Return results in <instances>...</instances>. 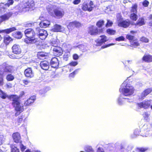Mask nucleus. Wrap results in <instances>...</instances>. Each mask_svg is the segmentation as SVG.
<instances>
[{
	"mask_svg": "<svg viewBox=\"0 0 152 152\" xmlns=\"http://www.w3.org/2000/svg\"><path fill=\"white\" fill-rule=\"evenodd\" d=\"M138 6L137 4L135 3L133 4L131 7L130 12L131 13H137V9Z\"/></svg>",
	"mask_w": 152,
	"mask_h": 152,
	"instance_id": "obj_29",
	"label": "nucleus"
},
{
	"mask_svg": "<svg viewBox=\"0 0 152 152\" xmlns=\"http://www.w3.org/2000/svg\"><path fill=\"white\" fill-rule=\"evenodd\" d=\"M39 33L38 36L42 40L45 39L48 35L47 31L43 29H39Z\"/></svg>",
	"mask_w": 152,
	"mask_h": 152,
	"instance_id": "obj_14",
	"label": "nucleus"
},
{
	"mask_svg": "<svg viewBox=\"0 0 152 152\" xmlns=\"http://www.w3.org/2000/svg\"><path fill=\"white\" fill-rule=\"evenodd\" d=\"M104 21L103 20H100L97 21L96 23V25L97 28H101L104 25Z\"/></svg>",
	"mask_w": 152,
	"mask_h": 152,
	"instance_id": "obj_34",
	"label": "nucleus"
},
{
	"mask_svg": "<svg viewBox=\"0 0 152 152\" xmlns=\"http://www.w3.org/2000/svg\"><path fill=\"white\" fill-rule=\"evenodd\" d=\"M137 13H131L129 15L130 19L132 21H136L138 19Z\"/></svg>",
	"mask_w": 152,
	"mask_h": 152,
	"instance_id": "obj_30",
	"label": "nucleus"
},
{
	"mask_svg": "<svg viewBox=\"0 0 152 152\" xmlns=\"http://www.w3.org/2000/svg\"><path fill=\"white\" fill-rule=\"evenodd\" d=\"M119 91L124 96H129L133 94L134 89V87L130 86L128 88H120Z\"/></svg>",
	"mask_w": 152,
	"mask_h": 152,
	"instance_id": "obj_6",
	"label": "nucleus"
},
{
	"mask_svg": "<svg viewBox=\"0 0 152 152\" xmlns=\"http://www.w3.org/2000/svg\"><path fill=\"white\" fill-rule=\"evenodd\" d=\"M10 147L11 148V152H20L19 149L14 144H11Z\"/></svg>",
	"mask_w": 152,
	"mask_h": 152,
	"instance_id": "obj_35",
	"label": "nucleus"
},
{
	"mask_svg": "<svg viewBox=\"0 0 152 152\" xmlns=\"http://www.w3.org/2000/svg\"><path fill=\"white\" fill-rule=\"evenodd\" d=\"M88 33L92 36H96L104 32L103 28L98 29L94 25L90 26L88 28Z\"/></svg>",
	"mask_w": 152,
	"mask_h": 152,
	"instance_id": "obj_5",
	"label": "nucleus"
},
{
	"mask_svg": "<svg viewBox=\"0 0 152 152\" xmlns=\"http://www.w3.org/2000/svg\"><path fill=\"white\" fill-rule=\"evenodd\" d=\"M3 136L0 134V145H2L3 143Z\"/></svg>",
	"mask_w": 152,
	"mask_h": 152,
	"instance_id": "obj_50",
	"label": "nucleus"
},
{
	"mask_svg": "<svg viewBox=\"0 0 152 152\" xmlns=\"http://www.w3.org/2000/svg\"><path fill=\"white\" fill-rule=\"evenodd\" d=\"M53 9L52 7H50L47 9L49 14L53 17L60 19L64 16L65 12L63 9L58 8L53 10Z\"/></svg>",
	"mask_w": 152,
	"mask_h": 152,
	"instance_id": "obj_3",
	"label": "nucleus"
},
{
	"mask_svg": "<svg viewBox=\"0 0 152 152\" xmlns=\"http://www.w3.org/2000/svg\"><path fill=\"white\" fill-rule=\"evenodd\" d=\"M89 6V4L88 3L84 2L82 4V9L84 11H87L89 12H91L93 10L94 7L92 6Z\"/></svg>",
	"mask_w": 152,
	"mask_h": 152,
	"instance_id": "obj_18",
	"label": "nucleus"
},
{
	"mask_svg": "<svg viewBox=\"0 0 152 152\" xmlns=\"http://www.w3.org/2000/svg\"><path fill=\"white\" fill-rule=\"evenodd\" d=\"M145 24V19L143 18H140L134 24L136 27H139Z\"/></svg>",
	"mask_w": 152,
	"mask_h": 152,
	"instance_id": "obj_21",
	"label": "nucleus"
},
{
	"mask_svg": "<svg viewBox=\"0 0 152 152\" xmlns=\"http://www.w3.org/2000/svg\"><path fill=\"white\" fill-rule=\"evenodd\" d=\"M12 52L15 54H19L21 53V50L18 45L14 44L12 47Z\"/></svg>",
	"mask_w": 152,
	"mask_h": 152,
	"instance_id": "obj_17",
	"label": "nucleus"
},
{
	"mask_svg": "<svg viewBox=\"0 0 152 152\" xmlns=\"http://www.w3.org/2000/svg\"><path fill=\"white\" fill-rule=\"evenodd\" d=\"M147 148H137V150L139 152H144L148 150Z\"/></svg>",
	"mask_w": 152,
	"mask_h": 152,
	"instance_id": "obj_41",
	"label": "nucleus"
},
{
	"mask_svg": "<svg viewBox=\"0 0 152 152\" xmlns=\"http://www.w3.org/2000/svg\"><path fill=\"white\" fill-rule=\"evenodd\" d=\"M149 4V2L147 0H144L142 3L143 6L145 7H148Z\"/></svg>",
	"mask_w": 152,
	"mask_h": 152,
	"instance_id": "obj_43",
	"label": "nucleus"
},
{
	"mask_svg": "<svg viewBox=\"0 0 152 152\" xmlns=\"http://www.w3.org/2000/svg\"><path fill=\"white\" fill-rule=\"evenodd\" d=\"M59 63L58 58L56 57H54L52 58L50 61V64L52 67L57 69L58 68Z\"/></svg>",
	"mask_w": 152,
	"mask_h": 152,
	"instance_id": "obj_10",
	"label": "nucleus"
},
{
	"mask_svg": "<svg viewBox=\"0 0 152 152\" xmlns=\"http://www.w3.org/2000/svg\"><path fill=\"white\" fill-rule=\"evenodd\" d=\"M68 27L70 28H74L75 27V21L69 23L68 26Z\"/></svg>",
	"mask_w": 152,
	"mask_h": 152,
	"instance_id": "obj_42",
	"label": "nucleus"
},
{
	"mask_svg": "<svg viewBox=\"0 0 152 152\" xmlns=\"http://www.w3.org/2000/svg\"><path fill=\"white\" fill-rule=\"evenodd\" d=\"M134 40H136L133 41L130 43V46L132 47H136L139 46L140 44L137 41V39L136 38Z\"/></svg>",
	"mask_w": 152,
	"mask_h": 152,
	"instance_id": "obj_31",
	"label": "nucleus"
},
{
	"mask_svg": "<svg viewBox=\"0 0 152 152\" xmlns=\"http://www.w3.org/2000/svg\"><path fill=\"white\" fill-rule=\"evenodd\" d=\"M126 38L129 41L130 43H131L133 41L136 40H134L135 39L134 36L129 34H127L126 35Z\"/></svg>",
	"mask_w": 152,
	"mask_h": 152,
	"instance_id": "obj_37",
	"label": "nucleus"
},
{
	"mask_svg": "<svg viewBox=\"0 0 152 152\" xmlns=\"http://www.w3.org/2000/svg\"><path fill=\"white\" fill-rule=\"evenodd\" d=\"M14 79V76L11 74H8L6 76V79L7 81H12Z\"/></svg>",
	"mask_w": 152,
	"mask_h": 152,
	"instance_id": "obj_32",
	"label": "nucleus"
},
{
	"mask_svg": "<svg viewBox=\"0 0 152 152\" xmlns=\"http://www.w3.org/2000/svg\"><path fill=\"white\" fill-rule=\"evenodd\" d=\"M108 47V45H104L101 47V49H104V48H107Z\"/></svg>",
	"mask_w": 152,
	"mask_h": 152,
	"instance_id": "obj_59",
	"label": "nucleus"
},
{
	"mask_svg": "<svg viewBox=\"0 0 152 152\" xmlns=\"http://www.w3.org/2000/svg\"><path fill=\"white\" fill-rule=\"evenodd\" d=\"M32 151H31L29 149H27L26 151H25V152H31Z\"/></svg>",
	"mask_w": 152,
	"mask_h": 152,
	"instance_id": "obj_64",
	"label": "nucleus"
},
{
	"mask_svg": "<svg viewBox=\"0 0 152 152\" xmlns=\"http://www.w3.org/2000/svg\"><path fill=\"white\" fill-rule=\"evenodd\" d=\"M100 37L101 38L100 40H96L95 41L96 43L95 45L96 46H101L108 40L107 37L104 35H101Z\"/></svg>",
	"mask_w": 152,
	"mask_h": 152,
	"instance_id": "obj_9",
	"label": "nucleus"
},
{
	"mask_svg": "<svg viewBox=\"0 0 152 152\" xmlns=\"http://www.w3.org/2000/svg\"><path fill=\"white\" fill-rule=\"evenodd\" d=\"M78 64V62L77 61H73L70 62L69 64L70 66H76Z\"/></svg>",
	"mask_w": 152,
	"mask_h": 152,
	"instance_id": "obj_47",
	"label": "nucleus"
},
{
	"mask_svg": "<svg viewBox=\"0 0 152 152\" xmlns=\"http://www.w3.org/2000/svg\"><path fill=\"white\" fill-rule=\"evenodd\" d=\"M148 18V19L150 20H152V14H151L149 15Z\"/></svg>",
	"mask_w": 152,
	"mask_h": 152,
	"instance_id": "obj_62",
	"label": "nucleus"
},
{
	"mask_svg": "<svg viewBox=\"0 0 152 152\" xmlns=\"http://www.w3.org/2000/svg\"><path fill=\"white\" fill-rule=\"evenodd\" d=\"M140 41L142 43H147L148 42L149 39L145 37H142L140 38Z\"/></svg>",
	"mask_w": 152,
	"mask_h": 152,
	"instance_id": "obj_38",
	"label": "nucleus"
},
{
	"mask_svg": "<svg viewBox=\"0 0 152 152\" xmlns=\"http://www.w3.org/2000/svg\"><path fill=\"white\" fill-rule=\"evenodd\" d=\"M92 148L91 146H87L85 148V151L87 152H89Z\"/></svg>",
	"mask_w": 152,
	"mask_h": 152,
	"instance_id": "obj_49",
	"label": "nucleus"
},
{
	"mask_svg": "<svg viewBox=\"0 0 152 152\" xmlns=\"http://www.w3.org/2000/svg\"><path fill=\"white\" fill-rule=\"evenodd\" d=\"M12 137L14 142L16 143H21V141L20 140V136L18 132L14 133L12 134Z\"/></svg>",
	"mask_w": 152,
	"mask_h": 152,
	"instance_id": "obj_15",
	"label": "nucleus"
},
{
	"mask_svg": "<svg viewBox=\"0 0 152 152\" xmlns=\"http://www.w3.org/2000/svg\"><path fill=\"white\" fill-rule=\"evenodd\" d=\"M13 14L11 12H8L0 16L2 21H5L8 20L10 18Z\"/></svg>",
	"mask_w": 152,
	"mask_h": 152,
	"instance_id": "obj_22",
	"label": "nucleus"
},
{
	"mask_svg": "<svg viewBox=\"0 0 152 152\" xmlns=\"http://www.w3.org/2000/svg\"><path fill=\"white\" fill-rule=\"evenodd\" d=\"M53 50L55 55L57 57L62 56L63 53L62 48L59 47H56L54 48Z\"/></svg>",
	"mask_w": 152,
	"mask_h": 152,
	"instance_id": "obj_13",
	"label": "nucleus"
},
{
	"mask_svg": "<svg viewBox=\"0 0 152 152\" xmlns=\"http://www.w3.org/2000/svg\"><path fill=\"white\" fill-rule=\"evenodd\" d=\"M142 60L145 62H152V55L149 54H145L142 58Z\"/></svg>",
	"mask_w": 152,
	"mask_h": 152,
	"instance_id": "obj_16",
	"label": "nucleus"
},
{
	"mask_svg": "<svg viewBox=\"0 0 152 152\" xmlns=\"http://www.w3.org/2000/svg\"><path fill=\"white\" fill-rule=\"evenodd\" d=\"M61 26L60 25L56 24L54 26V27L52 29V30L54 32H61Z\"/></svg>",
	"mask_w": 152,
	"mask_h": 152,
	"instance_id": "obj_27",
	"label": "nucleus"
},
{
	"mask_svg": "<svg viewBox=\"0 0 152 152\" xmlns=\"http://www.w3.org/2000/svg\"><path fill=\"white\" fill-rule=\"evenodd\" d=\"M12 41V39L9 36L4 37L3 42L6 45H8L10 42Z\"/></svg>",
	"mask_w": 152,
	"mask_h": 152,
	"instance_id": "obj_28",
	"label": "nucleus"
},
{
	"mask_svg": "<svg viewBox=\"0 0 152 152\" xmlns=\"http://www.w3.org/2000/svg\"><path fill=\"white\" fill-rule=\"evenodd\" d=\"M40 65L41 68L45 70H48L50 66L49 63L46 61H41L40 64Z\"/></svg>",
	"mask_w": 152,
	"mask_h": 152,
	"instance_id": "obj_19",
	"label": "nucleus"
},
{
	"mask_svg": "<svg viewBox=\"0 0 152 152\" xmlns=\"http://www.w3.org/2000/svg\"><path fill=\"white\" fill-rule=\"evenodd\" d=\"M152 91V88H148L145 89L141 93V96L143 99L145 98L147 95Z\"/></svg>",
	"mask_w": 152,
	"mask_h": 152,
	"instance_id": "obj_24",
	"label": "nucleus"
},
{
	"mask_svg": "<svg viewBox=\"0 0 152 152\" xmlns=\"http://www.w3.org/2000/svg\"><path fill=\"white\" fill-rule=\"evenodd\" d=\"M125 39L123 36H121L116 38L115 40L116 41H124L125 40Z\"/></svg>",
	"mask_w": 152,
	"mask_h": 152,
	"instance_id": "obj_44",
	"label": "nucleus"
},
{
	"mask_svg": "<svg viewBox=\"0 0 152 152\" xmlns=\"http://www.w3.org/2000/svg\"><path fill=\"white\" fill-rule=\"evenodd\" d=\"M16 30L17 29L16 27H13L4 30H0V33H4L6 34H9L10 33Z\"/></svg>",
	"mask_w": 152,
	"mask_h": 152,
	"instance_id": "obj_23",
	"label": "nucleus"
},
{
	"mask_svg": "<svg viewBox=\"0 0 152 152\" xmlns=\"http://www.w3.org/2000/svg\"><path fill=\"white\" fill-rule=\"evenodd\" d=\"M36 99V97L35 96H31L24 102V105L26 107L30 106L34 102Z\"/></svg>",
	"mask_w": 152,
	"mask_h": 152,
	"instance_id": "obj_11",
	"label": "nucleus"
},
{
	"mask_svg": "<svg viewBox=\"0 0 152 152\" xmlns=\"http://www.w3.org/2000/svg\"><path fill=\"white\" fill-rule=\"evenodd\" d=\"M50 53L43 51L38 52L37 54V58L39 59H42L44 58L45 59H48L49 57Z\"/></svg>",
	"mask_w": 152,
	"mask_h": 152,
	"instance_id": "obj_12",
	"label": "nucleus"
},
{
	"mask_svg": "<svg viewBox=\"0 0 152 152\" xmlns=\"http://www.w3.org/2000/svg\"><path fill=\"white\" fill-rule=\"evenodd\" d=\"M79 57V56L76 54H75L73 55V58L74 60L78 59Z\"/></svg>",
	"mask_w": 152,
	"mask_h": 152,
	"instance_id": "obj_52",
	"label": "nucleus"
},
{
	"mask_svg": "<svg viewBox=\"0 0 152 152\" xmlns=\"http://www.w3.org/2000/svg\"><path fill=\"white\" fill-rule=\"evenodd\" d=\"M23 117L22 116H20V117H19L18 119V122L19 123H21V122L23 121Z\"/></svg>",
	"mask_w": 152,
	"mask_h": 152,
	"instance_id": "obj_53",
	"label": "nucleus"
},
{
	"mask_svg": "<svg viewBox=\"0 0 152 152\" xmlns=\"http://www.w3.org/2000/svg\"><path fill=\"white\" fill-rule=\"evenodd\" d=\"M43 26H48V25H49L48 24H46V23H44H44H43Z\"/></svg>",
	"mask_w": 152,
	"mask_h": 152,
	"instance_id": "obj_63",
	"label": "nucleus"
},
{
	"mask_svg": "<svg viewBox=\"0 0 152 152\" xmlns=\"http://www.w3.org/2000/svg\"><path fill=\"white\" fill-rule=\"evenodd\" d=\"M25 77L28 78H33L34 76V73L31 67H28L24 72Z\"/></svg>",
	"mask_w": 152,
	"mask_h": 152,
	"instance_id": "obj_8",
	"label": "nucleus"
},
{
	"mask_svg": "<svg viewBox=\"0 0 152 152\" xmlns=\"http://www.w3.org/2000/svg\"><path fill=\"white\" fill-rule=\"evenodd\" d=\"M151 100H145L142 102L137 103L139 108L147 109L150 107L151 104Z\"/></svg>",
	"mask_w": 152,
	"mask_h": 152,
	"instance_id": "obj_7",
	"label": "nucleus"
},
{
	"mask_svg": "<svg viewBox=\"0 0 152 152\" xmlns=\"http://www.w3.org/2000/svg\"><path fill=\"white\" fill-rule=\"evenodd\" d=\"M20 147L21 150L22 151H23L25 150L26 149V148L22 144V142L21 141V143H20Z\"/></svg>",
	"mask_w": 152,
	"mask_h": 152,
	"instance_id": "obj_48",
	"label": "nucleus"
},
{
	"mask_svg": "<svg viewBox=\"0 0 152 152\" xmlns=\"http://www.w3.org/2000/svg\"><path fill=\"white\" fill-rule=\"evenodd\" d=\"M3 72L1 69H0V85L2 86L4 83Z\"/></svg>",
	"mask_w": 152,
	"mask_h": 152,
	"instance_id": "obj_33",
	"label": "nucleus"
},
{
	"mask_svg": "<svg viewBox=\"0 0 152 152\" xmlns=\"http://www.w3.org/2000/svg\"><path fill=\"white\" fill-rule=\"evenodd\" d=\"M93 5L94 4L93 2L92 1H90L89 4V6H93Z\"/></svg>",
	"mask_w": 152,
	"mask_h": 152,
	"instance_id": "obj_60",
	"label": "nucleus"
},
{
	"mask_svg": "<svg viewBox=\"0 0 152 152\" xmlns=\"http://www.w3.org/2000/svg\"><path fill=\"white\" fill-rule=\"evenodd\" d=\"M34 26V23H29L26 24V27H31Z\"/></svg>",
	"mask_w": 152,
	"mask_h": 152,
	"instance_id": "obj_55",
	"label": "nucleus"
},
{
	"mask_svg": "<svg viewBox=\"0 0 152 152\" xmlns=\"http://www.w3.org/2000/svg\"><path fill=\"white\" fill-rule=\"evenodd\" d=\"M35 3L34 0H27L22 7L23 11L25 12L31 11L35 8Z\"/></svg>",
	"mask_w": 152,
	"mask_h": 152,
	"instance_id": "obj_4",
	"label": "nucleus"
},
{
	"mask_svg": "<svg viewBox=\"0 0 152 152\" xmlns=\"http://www.w3.org/2000/svg\"><path fill=\"white\" fill-rule=\"evenodd\" d=\"M97 152H104L103 150L101 148L99 147L98 148Z\"/></svg>",
	"mask_w": 152,
	"mask_h": 152,
	"instance_id": "obj_57",
	"label": "nucleus"
},
{
	"mask_svg": "<svg viewBox=\"0 0 152 152\" xmlns=\"http://www.w3.org/2000/svg\"><path fill=\"white\" fill-rule=\"evenodd\" d=\"M130 33L132 34H134L136 33H137V31H136L132 30L130 31Z\"/></svg>",
	"mask_w": 152,
	"mask_h": 152,
	"instance_id": "obj_61",
	"label": "nucleus"
},
{
	"mask_svg": "<svg viewBox=\"0 0 152 152\" xmlns=\"http://www.w3.org/2000/svg\"><path fill=\"white\" fill-rule=\"evenodd\" d=\"M106 32L107 34L110 35H114L116 33V31L115 30L110 28L107 29Z\"/></svg>",
	"mask_w": 152,
	"mask_h": 152,
	"instance_id": "obj_36",
	"label": "nucleus"
},
{
	"mask_svg": "<svg viewBox=\"0 0 152 152\" xmlns=\"http://www.w3.org/2000/svg\"><path fill=\"white\" fill-rule=\"evenodd\" d=\"M78 73L77 69H75L72 73H70L69 75V77L70 78H73L75 75Z\"/></svg>",
	"mask_w": 152,
	"mask_h": 152,
	"instance_id": "obj_40",
	"label": "nucleus"
},
{
	"mask_svg": "<svg viewBox=\"0 0 152 152\" xmlns=\"http://www.w3.org/2000/svg\"><path fill=\"white\" fill-rule=\"evenodd\" d=\"M12 35L13 37L18 39H20L22 37V34L20 31H17L13 33Z\"/></svg>",
	"mask_w": 152,
	"mask_h": 152,
	"instance_id": "obj_25",
	"label": "nucleus"
},
{
	"mask_svg": "<svg viewBox=\"0 0 152 152\" xmlns=\"http://www.w3.org/2000/svg\"><path fill=\"white\" fill-rule=\"evenodd\" d=\"M81 2V0H74L73 1V3L75 5L78 4Z\"/></svg>",
	"mask_w": 152,
	"mask_h": 152,
	"instance_id": "obj_51",
	"label": "nucleus"
},
{
	"mask_svg": "<svg viewBox=\"0 0 152 152\" xmlns=\"http://www.w3.org/2000/svg\"><path fill=\"white\" fill-rule=\"evenodd\" d=\"M113 24V23L112 22L110 21L109 20H107V22L105 25V26L106 27H111Z\"/></svg>",
	"mask_w": 152,
	"mask_h": 152,
	"instance_id": "obj_45",
	"label": "nucleus"
},
{
	"mask_svg": "<svg viewBox=\"0 0 152 152\" xmlns=\"http://www.w3.org/2000/svg\"><path fill=\"white\" fill-rule=\"evenodd\" d=\"M26 38L24 39V42L28 44L36 43L38 41L37 38L35 37L36 33L33 29L29 28L26 29L24 31Z\"/></svg>",
	"mask_w": 152,
	"mask_h": 152,
	"instance_id": "obj_2",
	"label": "nucleus"
},
{
	"mask_svg": "<svg viewBox=\"0 0 152 152\" xmlns=\"http://www.w3.org/2000/svg\"><path fill=\"white\" fill-rule=\"evenodd\" d=\"M75 27L79 28L80 27L81 24L80 23L77 21H75Z\"/></svg>",
	"mask_w": 152,
	"mask_h": 152,
	"instance_id": "obj_46",
	"label": "nucleus"
},
{
	"mask_svg": "<svg viewBox=\"0 0 152 152\" xmlns=\"http://www.w3.org/2000/svg\"><path fill=\"white\" fill-rule=\"evenodd\" d=\"M23 82L24 84L25 85H28L30 82V81L27 80H23Z\"/></svg>",
	"mask_w": 152,
	"mask_h": 152,
	"instance_id": "obj_56",
	"label": "nucleus"
},
{
	"mask_svg": "<svg viewBox=\"0 0 152 152\" xmlns=\"http://www.w3.org/2000/svg\"><path fill=\"white\" fill-rule=\"evenodd\" d=\"M143 115L144 118L146 119L148 118L149 117V115L147 112H145L143 114Z\"/></svg>",
	"mask_w": 152,
	"mask_h": 152,
	"instance_id": "obj_54",
	"label": "nucleus"
},
{
	"mask_svg": "<svg viewBox=\"0 0 152 152\" xmlns=\"http://www.w3.org/2000/svg\"><path fill=\"white\" fill-rule=\"evenodd\" d=\"M0 92L2 94V95L0 96L1 98L4 99L7 97L10 101H12L11 104L16 112L15 113L16 116L18 115L23 111L24 106L21 105L20 98L18 96L15 94H12L7 96L2 90H0Z\"/></svg>",
	"mask_w": 152,
	"mask_h": 152,
	"instance_id": "obj_1",
	"label": "nucleus"
},
{
	"mask_svg": "<svg viewBox=\"0 0 152 152\" xmlns=\"http://www.w3.org/2000/svg\"><path fill=\"white\" fill-rule=\"evenodd\" d=\"M25 92L24 91H21L20 92V94L19 96H18L20 98V97H22L23 96H24L25 94Z\"/></svg>",
	"mask_w": 152,
	"mask_h": 152,
	"instance_id": "obj_58",
	"label": "nucleus"
},
{
	"mask_svg": "<svg viewBox=\"0 0 152 152\" xmlns=\"http://www.w3.org/2000/svg\"><path fill=\"white\" fill-rule=\"evenodd\" d=\"M12 72V67L10 65L6 66L4 69V72L6 73H11Z\"/></svg>",
	"mask_w": 152,
	"mask_h": 152,
	"instance_id": "obj_26",
	"label": "nucleus"
},
{
	"mask_svg": "<svg viewBox=\"0 0 152 152\" xmlns=\"http://www.w3.org/2000/svg\"><path fill=\"white\" fill-rule=\"evenodd\" d=\"M130 24V21L129 20H125L121 21L118 23V26L124 28L128 27Z\"/></svg>",
	"mask_w": 152,
	"mask_h": 152,
	"instance_id": "obj_20",
	"label": "nucleus"
},
{
	"mask_svg": "<svg viewBox=\"0 0 152 152\" xmlns=\"http://www.w3.org/2000/svg\"><path fill=\"white\" fill-rule=\"evenodd\" d=\"M14 3L13 0H8L7 2L5 3L4 5L7 7H9L10 5H12Z\"/></svg>",
	"mask_w": 152,
	"mask_h": 152,
	"instance_id": "obj_39",
	"label": "nucleus"
}]
</instances>
